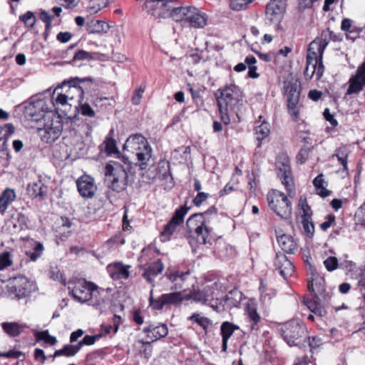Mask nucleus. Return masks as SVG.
Instances as JSON below:
<instances>
[{"instance_id": "69168bd1", "label": "nucleus", "mask_w": 365, "mask_h": 365, "mask_svg": "<svg viewBox=\"0 0 365 365\" xmlns=\"http://www.w3.org/2000/svg\"><path fill=\"white\" fill-rule=\"evenodd\" d=\"M102 336L101 334L96 335H86L83 339L81 340V344L83 345H93L95 342Z\"/></svg>"}, {"instance_id": "680f3d73", "label": "nucleus", "mask_w": 365, "mask_h": 365, "mask_svg": "<svg viewBox=\"0 0 365 365\" xmlns=\"http://www.w3.org/2000/svg\"><path fill=\"white\" fill-rule=\"evenodd\" d=\"M355 218L359 224L365 225V201L356 212Z\"/></svg>"}, {"instance_id": "3c124183", "label": "nucleus", "mask_w": 365, "mask_h": 365, "mask_svg": "<svg viewBox=\"0 0 365 365\" xmlns=\"http://www.w3.org/2000/svg\"><path fill=\"white\" fill-rule=\"evenodd\" d=\"M43 246L41 243L37 242L31 251L26 252V255L31 261H36L42 254Z\"/></svg>"}, {"instance_id": "4468645a", "label": "nucleus", "mask_w": 365, "mask_h": 365, "mask_svg": "<svg viewBox=\"0 0 365 365\" xmlns=\"http://www.w3.org/2000/svg\"><path fill=\"white\" fill-rule=\"evenodd\" d=\"M276 167L278 170V177L290 195L292 192H294V187L289 160L287 158H284L283 161L277 160Z\"/></svg>"}, {"instance_id": "9d476101", "label": "nucleus", "mask_w": 365, "mask_h": 365, "mask_svg": "<svg viewBox=\"0 0 365 365\" xmlns=\"http://www.w3.org/2000/svg\"><path fill=\"white\" fill-rule=\"evenodd\" d=\"M185 300H186V294L182 292L163 294L158 299H154L152 289L149 302L153 309L161 310L165 306H179Z\"/></svg>"}, {"instance_id": "6e6552de", "label": "nucleus", "mask_w": 365, "mask_h": 365, "mask_svg": "<svg viewBox=\"0 0 365 365\" xmlns=\"http://www.w3.org/2000/svg\"><path fill=\"white\" fill-rule=\"evenodd\" d=\"M284 89L287 93L288 112L294 117V120L297 121L299 115L297 105L300 98V83L297 80L285 81Z\"/></svg>"}, {"instance_id": "4d7b16f0", "label": "nucleus", "mask_w": 365, "mask_h": 365, "mask_svg": "<svg viewBox=\"0 0 365 365\" xmlns=\"http://www.w3.org/2000/svg\"><path fill=\"white\" fill-rule=\"evenodd\" d=\"M324 264L329 272H332L338 267V259L336 257H329L324 261Z\"/></svg>"}, {"instance_id": "4c0bfd02", "label": "nucleus", "mask_w": 365, "mask_h": 365, "mask_svg": "<svg viewBox=\"0 0 365 365\" xmlns=\"http://www.w3.org/2000/svg\"><path fill=\"white\" fill-rule=\"evenodd\" d=\"M324 279L319 277L313 278L312 282L309 283L308 289L314 298L319 299L317 293H322L324 291Z\"/></svg>"}, {"instance_id": "f704fd0d", "label": "nucleus", "mask_w": 365, "mask_h": 365, "mask_svg": "<svg viewBox=\"0 0 365 365\" xmlns=\"http://www.w3.org/2000/svg\"><path fill=\"white\" fill-rule=\"evenodd\" d=\"M1 327L9 336L15 337L23 331L25 326L17 322H3Z\"/></svg>"}, {"instance_id": "dca6fc26", "label": "nucleus", "mask_w": 365, "mask_h": 365, "mask_svg": "<svg viewBox=\"0 0 365 365\" xmlns=\"http://www.w3.org/2000/svg\"><path fill=\"white\" fill-rule=\"evenodd\" d=\"M365 86V61L361 64L356 73L351 76L346 95L359 93Z\"/></svg>"}, {"instance_id": "39448f33", "label": "nucleus", "mask_w": 365, "mask_h": 365, "mask_svg": "<svg viewBox=\"0 0 365 365\" xmlns=\"http://www.w3.org/2000/svg\"><path fill=\"white\" fill-rule=\"evenodd\" d=\"M35 286L24 276H17L7 281H0V295L11 299H21L30 295Z\"/></svg>"}, {"instance_id": "7c9ffc66", "label": "nucleus", "mask_w": 365, "mask_h": 365, "mask_svg": "<svg viewBox=\"0 0 365 365\" xmlns=\"http://www.w3.org/2000/svg\"><path fill=\"white\" fill-rule=\"evenodd\" d=\"M247 314L250 322V328L251 331L257 332L259 329V322H261V317L258 314L257 309L254 306L249 305L247 307Z\"/></svg>"}, {"instance_id": "72a5a7b5", "label": "nucleus", "mask_w": 365, "mask_h": 365, "mask_svg": "<svg viewBox=\"0 0 365 365\" xmlns=\"http://www.w3.org/2000/svg\"><path fill=\"white\" fill-rule=\"evenodd\" d=\"M188 10H190V6H176L175 4L170 18L175 21L182 22L183 25H185Z\"/></svg>"}, {"instance_id": "a18cd8bd", "label": "nucleus", "mask_w": 365, "mask_h": 365, "mask_svg": "<svg viewBox=\"0 0 365 365\" xmlns=\"http://www.w3.org/2000/svg\"><path fill=\"white\" fill-rule=\"evenodd\" d=\"M92 59H94L92 53H88L84 50H78L75 52L72 60L70 61V64L78 66L79 65L77 64L78 61Z\"/></svg>"}, {"instance_id": "338daca9", "label": "nucleus", "mask_w": 365, "mask_h": 365, "mask_svg": "<svg viewBox=\"0 0 365 365\" xmlns=\"http://www.w3.org/2000/svg\"><path fill=\"white\" fill-rule=\"evenodd\" d=\"M14 132V125L11 123H7L0 130V136L6 137V139H9Z\"/></svg>"}, {"instance_id": "8fccbe9b", "label": "nucleus", "mask_w": 365, "mask_h": 365, "mask_svg": "<svg viewBox=\"0 0 365 365\" xmlns=\"http://www.w3.org/2000/svg\"><path fill=\"white\" fill-rule=\"evenodd\" d=\"M190 319L191 321L195 322L198 325H200L201 327L203 328V329L206 330L209 325L210 324L211 322L210 320L205 317H200L199 314L194 313L190 317Z\"/></svg>"}, {"instance_id": "1a4fd4ad", "label": "nucleus", "mask_w": 365, "mask_h": 365, "mask_svg": "<svg viewBox=\"0 0 365 365\" xmlns=\"http://www.w3.org/2000/svg\"><path fill=\"white\" fill-rule=\"evenodd\" d=\"M70 284H73L72 288L70 287V295L81 303L88 302L93 289L97 287L95 283L85 279H78L75 281L70 279Z\"/></svg>"}, {"instance_id": "ea45409f", "label": "nucleus", "mask_w": 365, "mask_h": 365, "mask_svg": "<svg viewBox=\"0 0 365 365\" xmlns=\"http://www.w3.org/2000/svg\"><path fill=\"white\" fill-rule=\"evenodd\" d=\"M47 192V187L41 183L34 182L29 186V192L32 197H43Z\"/></svg>"}, {"instance_id": "49530a36", "label": "nucleus", "mask_w": 365, "mask_h": 365, "mask_svg": "<svg viewBox=\"0 0 365 365\" xmlns=\"http://www.w3.org/2000/svg\"><path fill=\"white\" fill-rule=\"evenodd\" d=\"M108 4V0H90L88 11L91 14H96Z\"/></svg>"}, {"instance_id": "c85d7f7f", "label": "nucleus", "mask_w": 365, "mask_h": 365, "mask_svg": "<svg viewBox=\"0 0 365 365\" xmlns=\"http://www.w3.org/2000/svg\"><path fill=\"white\" fill-rule=\"evenodd\" d=\"M277 242L284 252L292 254L297 249V245L294 239L287 235L277 237Z\"/></svg>"}, {"instance_id": "a878e982", "label": "nucleus", "mask_w": 365, "mask_h": 365, "mask_svg": "<svg viewBox=\"0 0 365 365\" xmlns=\"http://www.w3.org/2000/svg\"><path fill=\"white\" fill-rule=\"evenodd\" d=\"M93 80L91 77L85 78H70V94H76L78 98V101H83L84 98V89L80 85L85 82H93Z\"/></svg>"}, {"instance_id": "052dcab7", "label": "nucleus", "mask_w": 365, "mask_h": 365, "mask_svg": "<svg viewBox=\"0 0 365 365\" xmlns=\"http://www.w3.org/2000/svg\"><path fill=\"white\" fill-rule=\"evenodd\" d=\"M313 149V146L306 147L304 146L301 148L299 153H298L297 158L298 161H300L301 164L304 163L309 157V152Z\"/></svg>"}, {"instance_id": "6e6d98bb", "label": "nucleus", "mask_w": 365, "mask_h": 365, "mask_svg": "<svg viewBox=\"0 0 365 365\" xmlns=\"http://www.w3.org/2000/svg\"><path fill=\"white\" fill-rule=\"evenodd\" d=\"M20 20L24 21L28 27H33L35 24V16L32 11H27L26 14L20 16Z\"/></svg>"}, {"instance_id": "6ab92c4d", "label": "nucleus", "mask_w": 365, "mask_h": 365, "mask_svg": "<svg viewBox=\"0 0 365 365\" xmlns=\"http://www.w3.org/2000/svg\"><path fill=\"white\" fill-rule=\"evenodd\" d=\"M274 266L284 279H287L288 277H290L294 270L292 262L288 259L284 253L280 252L276 254Z\"/></svg>"}, {"instance_id": "e2e57ef3", "label": "nucleus", "mask_w": 365, "mask_h": 365, "mask_svg": "<svg viewBox=\"0 0 365 365\" xmlns=\"http://www.w3.org/2000/svg\"><path fill=\"white\" fill-rule=\"evenodd\" d=\"M190 274V272H175V273H170L169 274H167L168 278L172 282H177L178 280L182 282L185 280V277L187 275Z\"/></svg>"}, {"instance_id": "0eeeda50", "label": "nucleus", "mask_w": 365, "mask_h": 365, "mask_svg": "<svg viewBox=\"0 0 365 365\" xmlns=\"http://www.w3.org/2000/svg\"><path fill=\"white\" fill-rule=\"evenodd\" d=\"M53 116V114H48L46 120L37 127L38 135L46 143H53L62 133L61 122L58 120V117L54 120Z\"/></svg>"}, {"instance_id": "2f4dec72", "label": "nucleus", "mask_w": 365, "mask_h": 365, "mask_svg": "<svg viewBox=\"0 0 365 365\" xmlns=\"http://www.w3.org/2000/svg\"><path fill=\"white\" fill-rule=\"evenodd\" d=\"M129 267L130 266L125 267L120 263L115 264L110 271V276L113 280L126 279L130 277Z\"/></svg>"}, {"instance_id": "20e7f679", "label": "nucleus", "mask_w": 365, "mask_h": 365, "mask_svg": "<svg viewBox=\"0 0 365 365\" xmlns=\"http://www.w3.org/2000/svg\"><path fill=\"white\" fill-rule=\"evenodd\" d=\"M133 166L128 156L122 157V163L116 162L114 165L107 164L105 175L108 188L116 192L125 190L128 186V174L132 173Z\"/></svg>"}, {"instance_id": "f8f14e48", "label": "nucleus", "mask_w": 365, "mask_h": 365, "mask_svg": "<svg viewBox=\"0 0 365 365\" xmlns=\"http://www.w3.org/2000/svg\"><path fill=\"white\" fill-rule=\"evenodd\" d=\"M26 114L29 120L40 124L46 120L48 114H53V113L45 101L38 99L29 104L26 108Z\"/></svg>"}, {"instance_id": "13d9d810", "label": "nucleus", "mask_w": 365, "mask_h": 365, "mask_svg": "<svg viewBox=\"0 0 365 365\" xmlns=\"http://www.w3.org/2000/svg\"><path fill=\"white\" fill-rule=\"evenodd\" d=\"M78 112L84 116L93 117L95 112L88 103L80 104L79 108L76 107Z\"/></svg>"}, {"instance_id": "79ce46f5", "label": "nucleus", "mask_w": 365, "mask_h": 365, "mask_svg": "<svg viewBox=\"0 0 365 365\" xmlns=\"http://www.w3.org/2000/svg\"><path fill=\"white\" fill-rule=\"evenodd\" d=\"M179 226L178 224L170 220L164 227V230L160 234V240L162 242L169 241L171 236L176 230L177 227Z\"/></svg>"}, {"instance_id": "c756f323", "label": "nucleus", "mask_w": 365, "mask_h": 365, "mask_svg": "<svg viewBox=\"0 0 365 365\" xmlns=\"http://www.w3.org/2000/svg\"><path fill=\"white\" fill-rule=\"evenodd\" d=\"M16 199V193L13 189L6 188L0 195V213L4 214L9 205Z\"/></svg>"}, {"instance_id": "4be33fe9", "label": "nucleus", "mask_w": 365, "mask_h": 365, "mask_svg": "<svg viewBox=\"0 0 365 365\" xmlns=\"http://www.w3.org/2000/svg\"><path fill=\"white\" fill-rule=\"evenodd\" d=\"M164 269V264L161 259H158L155 262L150 263L147 267H145L142 274L143 277L151 285L155 287L153 277H157Z\"/></svg>"}, {"instance_id": "473e14b6", "label": "nucleus", "mask_w": 365, "mask_h": 365, "mask_svg": "<svg viewBox=\"0 0 365 365\" xmlns=\"http://www.w3.org/2000/svg\"><path fill=\"white\" fill-rule=\"evenodd\" d=\"M319 299L313 297V299L304 300V304L307 305V308L317 317H323L327 314V312L325 308L322 306L318 302Z\"/></svg>"}, {"instance_id": "9b49d317", "label": "nucleus", "mask_w": 365, "mask_h": 365, "mask_svg": "<svg viewBox=\"0 0 365 365\" xmlns=\"http://www.w3.org/2000/svg\"><path fill=\"white\" fill-rule=\"evenodd\" d=\"M305 331L304 324L297 320L289 321L281 328L282 336L289 346L297 345L296 341L302 337Z\"/></svg>"}, {"instance_id": "e433bc0d", "label": "nucleus", "mask_w": 365, "mask_h": 365, "mask_svg": "<svg viewBox=\"0 0 365 365\" xmlns=\"http://www.w3.org/2000/svg\"><path fill=\"white\" fill-rule=\"evenodd\" d=\"M312 214H307L301 215V223L302 225L303 232L309 237H312L314 233V225L312 221Z\"/></svg>"}, {"instance_id": "603ef678", "label": "nucleus", "mask_w": 365, "mask_h": 365, "mask_svg": "<svg viewBox=\"0 0 365 365\" xmlns=\"http://www.w3.org/2000/svg\"><path fill=\"white\" fill-rule=\"evenodd\" d=\"M252 0H230V7L234 11H241L245 9Z\"/></svg>"}, {"instance_id": "5701e85b", "label": "nucleus", "mask_w": 365, "mask_h": 365, "mask_svg": "<svg viewBox=\"0 0 365 365\" xmlns=\"http://www.w3.org/2000/svg\"><path fill=\"white\" fill-rule=\"evenodd\" d=\"M107 301H108L107 293L103 289L99 288L97 286L96 289H93L88 303L89 305L103 312V309H105V304Z\"/></svg>"}, {"instance_id": "ddd939ff", "label": "nucleus", "mask_w": 365, "mask_h": 365, "mask_svg": "<svg viewBox=\"0 0 365 365\" xmlns=\"http://www.w3.org/2000/svg\"><path fill=\"white\" fill-rule=\"evenodd\" d=\"M324 71V67L320 56L316 54L314 51L312 52L307 49V65L304 72V76L307 78L311 79L314 73H316L317 79H319L322 76Z\"/></svg>"}, {"instance_id": "58836bf2", "label": "nucleus", "mask_w": 365, "mask_h": 365, "mask_svg": "<svg viewBox=\"0 0 365 365\" xmlns=\"http://www.w3.org/2000/svg\"><path fill=\"white\" fill-rule=\"evenodd\" d=\"M259 289L260 292V300L264 304L268 303L277 294L274 289L268 288L264 284L262 281L260 282Z\"/></svg>"}, {"instance_id": "aec40b11", "label": "nucleus", "mask_w": 365, "mask_h": 365, "mask_svg": "<svg viewBox=\"0 0 365 365\" xmlns=\"http://www.w3.org/2000/svg\"><path fill=\"white\" fill-rule=\"evenodd\" d=\"M187 11L185 25L187 24L189 26L196 29L204 28L207 25V19L206 15L196 7L190 6V10Z\"/></svg>"}, {"instance_id": "a211bd4d", "label": "nucleus", "mask_w": 365, "mask_h": 365, "mask_svg": "<svg viewBox=\"0 0 365 365\" xmlns=\"http://www.w3.org/2000/svg\"><path fill=\"white\" fill-rule=\"evenodd\" d=\"M331 39V31L329 29H324L322 31L321 36L316 38L312 41L308 47L310 51H314L316 54L320 56L321 60L323 58V53Z\"/></svg>"}, {"instance_id": "f3484780", "label": "nucleus", "mask_w": 365, "mask_h": 365, "mask_svg": "<svg viewBox=\"0 0 365 365\" xmlns=\"http://www.w3.org/2000/svg\"><path fill=\"white\" fill-rule=\"evenodd\" d=\"M217 287V282L205 287L202 289H193L186 294V300L193 299L195 302L205 304L207 301L215 298V289Z\"/></svg>"}, {"instance_id": "5fc2aeb1", "label": "nucleus", "mask_w": 365, "mask_h": 365, "mask_svg": "<svg viewBox=\"0 0 365 365\" xmlns=\"http://www.w3.org/2000/svg\"><path fill=\"white\" fill-rule=\"evenodd\" d=\"M12 264L11 253L9 252L0 254V270H2Z\"/></svg>"}, {"instance_id": "393cba45", "label": "nucleus", "mask_w": 365, "mask_h": 365, "mask_svg": "<svg viewBox=\"0 0 365 365\" xmlns=\"http://www.w3.org/2000/svg\"><path fill=\"white\" fill-rule=\"evenodd\" d=\"M113 133V130L111 129L106 137L103 143L101 145V150H103L107 155H115L116 158H119L122 163V157L123 155H120V153L117 147L116 140L112 136Z\"/></svg>"}, {"instance_id": "423d86ee", "label": "nucleus", "mask_w": 365, "mask_h": 365, "mask_svg": "<svg viewBox=\"0 0 365 365\" xmlns=\"http://www.w3.org/2000/svg\"><path fill=\"white\" fill-rule=\"evenodd\" d=\"M267 199L269 207L277 215L284 220L291 218L292 203L284 192L274 190L268 193Z\"/></svg>"}, {"instance_id": "09e8293b", "label": "nucleus", "mask_w": 365, "mask_h": 365, "mask_svg": "<svg viewBox=\"0 0 365 365\" xmlns=\"http://www.w3.org/2000/svg\"><path fill=\"white\" fill-rule=\"evenodd\" d=\"M7 140L6 137L0 136V153H2V157H5V161L4 163V167H7L10 163L11 155L7 150Z\"/></svg>"}, {"instance_id": "c9c22d12", "label": "nucleus", "mask_w": 365, "mask_h": 365, "mask_svg": "<svg viewBox=\"0 0 365 365\" xmlns=\"http://www.w3.org/2000/svg\"><path fill=\"white\" fill-rule=\"evenodd\" d=\"M242 299V293L237 289H234L225 296L224 301L229 307H234L240 304Z\"/></svg>"}, {"instance_id": "0e129e2a", "label": "nucleus", "mask_w": 365, "mask_h": 365, "mask_svg": "<svg viewBox=\"0 0 365 365\" xmlns=\"http://www.w3.org/2000/svg\"><path fill=\"white\" fill-rule=\"evenodd\" d=\"M210 195L207 192H199L196 197L193 199L192 202L196 207H200L204 202H205Z\"/></svg>"}, {"instance_id": "bb28decb", "label": "nucleus", "mask_w": 365, "mask_h": 365, "mask_svg": "<svg viewBox=\"0 0 365 365\" xmlns=\"http://www.w3.org/2000/svg\"><path fill=\"white\" fill-rule=\"evenodd\" d=\"M160 6L158 7L157 12L154 13V17L158 19L170 18L172 10L175 5L173 0H160Z\"/></svg>"}, {"instance_id": "f257e3e1", "label": "nucleus", "mask_w": 365, "mask_h": 365, "mask_svg": "<svg viewBox=\"0 0 365 365\" xmlns=\"http://www.w3.org/2000/svg\"><path fill=\"white\" fill-rule=\"evenodd\" d=\"M217 209L213 205L203 212L192 215L186 222L188 229L187 237L191 238L192 233L194 232L197 236V243L211 247L216 238L212 235L213 229L208 227L207 224L210 222L213 216H217Z\"/></svg>"}, {"instance_id": "2eb2a0df", "label": "nucleus", "mask_w": 365, "mask_h": 365, "mask_svg": "<svg viewBox=\"0 0 365 365\" xmlns=\"http://www.w3.org/2000/svg\"><path fill=\"white\" fill-rule=\"evenodd\" d=\"M76 186L80 195L85 199L93 198L97 191L94 178L88 175L78 178Z\"/></svg>"}, {"instance_id": "de8ad7c7", "label": "nucleus", "mask_w": 365, "mask_h": 365, "mask_svg": "<svg viewBox=\"0 0 365 365\" xmlns=\"http://www.w3.org/2000/svg\"><path fill=\"white\" fill-rule=\"evenodd\" d=\"M35 336L38 341H43L46 344L49 345H53L56 343V337L51 336L48 330L36 332Z\"/></svg>"}, {"instance_id": "f03ea898", "label": "nucleus", "mask_w": 365, "mask_h": 365, "mask_svg": "<svg viewBox=\"0 0 365 365\" xmlns=\"http://www.w3.org/2000/svg\"><path fill=\"white\" fill-rule=\"evenodd\" d=\"M123 150L136 157L137 162L133 163V165L138 166L141 170H150L155 164L153 150L146 138L140 133L130 135L124 143Z\"/></svg>"}, {"instance_id": "b1692460", "label": "nucleus", "mask_w": 365, "mask_h": 365, "mask_svg": "<svg viewBox=\"0 0 365 365\" xmlns=\"http://www.w3.org/2000/svg\"><path fill=\"white\" fill-rule=\"evenodd\" d=\"M240 329V327L230 322H223L220 326V334L222 336V351L227 350L228 340L233 333Z\"/></svg>"}, {"instance_id": "864d4df0", "label": "nucleus", "mask_w": 365, "mask_h": 365, "mask_svg": "<svg viewBox=\"0 0 365 365\" xmlns=\"http://www.w3.org/2000/svg\"><path fill=\"white\" fill-rule=\"evenodd\" d=\"M160 0H145L144 9L154 16V13L157 12L158 7L160 6Z\"/></svg>"}, {"instance_id": "cd10ccee", "label": "nucleus", "mask_w": 365, "mask_h": 365, "mask_svg": "<svg viewBox=\"0 0 365 365\" xmlns=\"http://www.w3.org/2000/svg\"><path fill=\"white\" fill-rule=\"evenodd\" d=\"M86 27L89 34H106L110 29L107 22L94 19L88 21Z\"/></svg>"}, {"instance_id": "bf43d9fd", "label": "nucleus", "mask_w": 365, "mask_h": 365, "mask_svg": "<svg viewBox=\"0 0 365 365\" xmlns=\"http://www.w3.org/2000/svg\"><path fill=\"white\" fill-rule=\"evenodd\" d=\"M106 355V352L103 349H98L87 354L86 360L88 361H98L103 359Z\"/></svg>"}, {"instance_id": "c03bdc74", "label": "nucleus", "mask_w": 365, "mask_h": 365, "mask_svg": "<svg viewBox=\"0 0 365 365\" xmlns=\"http://www.w3.org/2000/svg\"><path fill=\"white\" fill-rule=\"evenodd\" d=\"M255 133L257 135V140L259 142L258 146L261 145V142L263 139L267 137L269 134V125L267 122H263L259 126L255 128Z\"/></svg>"}, {"instance_id": "7ed1b4c3", "label": "nucleus", "mask_w": 365, "mask_h": 365, "mask_svg": "<svg viewBox=\"0 0 365 365\" xmlns=\"http://www.w3.org/2000/svg\"><path fill=\"white\" fill-rule=\"evenodd\" d=\"M215 96L221 120L225 125H228L230 123L229 109L242 105L243 91L238 86L230 84L220 88Z\"/></svg>"}, {"instance_id": "37998d69", "label": "nucleus", "mask_w": 365, "mask_h": 365, "mask_svg": "<svg viewBox=\"0 0 365 365\" xmlns=\"http://www.w3.org/2000/svg\"><path fill=\"white\" fill-rule=\"evenodd\" d=\"M190 209V207H187L186 205L180 206L175 211L170 220L175 222V224L181 225L184 222V217Z\"/></svg>"}, {"instance_id": "a19ab883", "label": "nucleus", "mask_w": 365, "mask_h": 365, "mask_svg": "<svg viewBox=\"0 0 365 365\" xmlns=\"http://www.w3.org/2000/svg\"><path fill=\"white\" fill-rule=\"evenodd\" d=\"M168 334V329L165 324H154L153 329L152 341H155L161 338L165 337Z\"/></svg>"}, {"instance_id": "412c9836", "label": "nucleus", "mask_w": 365, "mask_h": 365, "mask_svg": "<svg viewBox=\"0 0 365 365\" xmlns=\"http://www.w3.org/2000/svg\"><path fill=\"white\" fill-rule=\"evenodd\" d=\"M284 11V5L274 4V2H269L266 6V16L274 24H279L282 21Z\"/></svg>"}, {"instance_id": "774afa93", "label": "nucleus", "mask_w": 365, "mask_h": 365, "mask_svg": "<svg viewBox=\"0 0 365 365\" xmlns=\"http://www.w3.org/2000/svg\"><path fill=\"white\" fill-rule=\"evenodd\" d=\"M138 343L143 345V349L140 350V353L143 354L145 358L149 359L151 356L152 349L148 348L147 346L150 344V341H145L143 340H138Z\"/></svg>"}]
</instances>
